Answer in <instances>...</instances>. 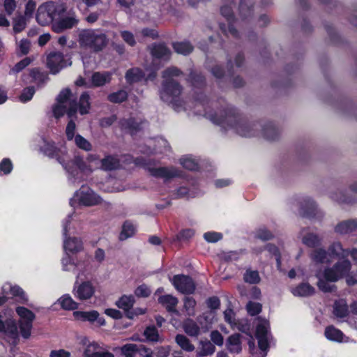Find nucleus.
Returning <instances> with one entry per match:
<instances>
[{"mask_svg":"<svg viewBox=\"0 0 357 357\" xmlns=\"http://www.w3.org/2000/svg\"><path fill=\"white\" fill-rule=\"evenodd\" d=\"M207 118L213 123L219 125L225 130H232L241 137L256 136L261 126L257 123L245 121L233 107L227 106L218 113H208Z\"/></svg>","mask_w":357,"mask_h":357,"instance_id":"obj_1","label":"nucleus"},{"mask_svg":"<svg viewBox=\"0 0 357 357\" xmlns=\"http://www.w3.org/2000/svg\"><path fill=\"white\" fill-rule=\"evenodd\" d=\"M89 100V93L84 92L80 96L77 104L76 97L70 90L63 89L57 97V104L53 107L54 115L56 118H59L66 114L69 118H73L76 115L78 109L82 115L86 114L89 112L91 107Z\"/></svg>","mask_w":357,"mask_h":357,"instance_id":"obj_2","label":"nucleus"},{"mask_svg":"<svg viewBox=\"0 0 357 357\" xmlns=\"http://www.w3.org/2000/svg\"><path fill=\"white\" fill-rule=\"evenodd\" d=\"M80 45L94 52L101 51L108 43L107 36L98 30L84 31L79 35Z\"/></svg>","mask_w":357,"mask_h":357,"instance_id":"obj_3","label":"nucleus"},{"mask_svg":"<svg viewBox=\"0 0 357 357\" xmlns=\"http://www.w3.org/2000/svg\"><path fill=\"white\" fill-rule=\"evenodd\" d=\"M269 328V322L267 320L261 319L259 321L257 326L256 336L258 340L260 352L259 354H255L252 351L255 349V344L253 342H249L251 357H266V351L268 348Z\"/></svg>","mask_w":357,"mask_h":357,"instance_id":"obj_4","label":"nucleus"},{"mask_svg":"<svg viewBox=\"0 0 357 357\" xmlns=\"http://www.w3.org/2000/svg\"><path fill=\"white\" fill-rule=\"evenodd\" d=\"M102 201V198L89 187L82 185L75 192L73 198L70 200V204L73 206L75 202H77L85 206H92L100 204Z\"/></svg>","mask_w":357,"mask_h":357,"instance_id":"obj_5","label":"nucleus"},{"mask_svg":"<svg viewBox=\"0 0 357 357\" xmlns=\"http://www.w3.org/2000/svg\"><path fill=\"white\" fill-rule=\"evenodd\" d=\"M16 312L20 317L19 325L22 336L27 339L31 335L32 323L35 319V314L29 310L24 307H17Z\"/></svg>","mask_w":357,"mask_h":357,"instance_id":"obj_6","label":"nucleus"},{"mask_svg":"<svg viewBox=\"0 0 357 357\" xmlns=\"http://www.w3.org/2000/svg\"><path fill=\"white\" fill-rule=\"evenodd\" d=\"M182 86L174 79H164L160 90V98L166 102H172L182 93Z\"/></svg>","mask_w":357,"mask_h":357,"instance_id":"obj_7","label":"nucleus"},{"mask_svg":"<svg viewBox=\"0 0 357 357\" xmlns=\"http://www.w3.org/2000/svg\"><path fill=\"white\" fill-rule=\"evenodd\" d=\"M57 13V6L53 2H47L38 7L36 20L42 26H45L55 20L58 15Z\"/></svg>","mask_w":357,"mask_h":357,"instance_id":"obj_8","label":"nucleus"},{"mask_svg":"<svg viewBox=\"0 0 357 357\" xmlns=\"http://www.w3.org/2000/svg\"><path fill=\"white\" fill-rule=\"evenodd\" d=\"M351 269V263L345 259L338 261L331 268L324 270V277L327 281L334 282L344 276Z\"/></svg>","mask_w":357,"mask_h":357,"instance_id":"obj_9","label":"nucleus"},{"mask_svg":"<svg viewBox=\"0 0 357 357\" xmlns=\"http://www.w3.org/2000/svg\"><path fill=\"white\" fill-rule=\"evenodd\" d=\"M66 163L68 165L69 171L66 169L69 174L70 176L68 177L69 181L72 184L79 183L82 180L81 173L73 169V167H77L81 171H85L86 169V165L83 159L79 156H75L73 160H70V157L68 155V158L66 161Z\"/></svg>","mask_w":357,"mask_h":357,"instance_id":"obj_10","label":"nucleus"},{"mask_svg":"<svg viewBox=\"0 0 357 357\" xmlns=\"http://www.w3.org/2000/svg\"><path fill=\"white\" fill-rule=\"evenodd\" d=\"M174 287L184 294H192L195 290V284L191 278L184 275H176L172 278Z\"/></svg>","mask_w":357,"mask_h":357,"instance_id":"obj_11","label":"nucleus"},{"mask_svg":"<svg viewBox=\"0 0 357 357\" xmlns=\"http://www.w3.org/2000/svg\"><path fill=\"white\" fill-rule=\"evenodd\" d=\"M299 214L307 218L321 219L324 213L318 208L316 203L311 199H304L301 204Z\"/></svg>","mask_w":357,"mask_h":357,"instance_id":"obj_12","label":"nucleus"},{"mask_svg":"<svg viewBox=\"0 0 357 357\" xmlns=\"http://www.w3.org/2000/svg\"><path fill=\"white\" fill-rule=\"evenodd\" d=\"M43 151L47 156L55 158L65 169L69 171L68 166L66 163L68 158V153L66 150L57 149L54 143L47 142L43 147Z\"/></svg>","mask_w":357,"mask_h":357,"instance_id":"obj_13","label":"nucleus"},{"mask_svg":"<svg viewBox=\"0 0 357 357\" xmlns=\"http://www.w3.org/2000/svg\"><path fill=\"white\" fill-rule=\"evenodd\" d=\"M146 168L151 176L156 178L170 179L181 175L180 171L174 167H153L147 165Z\"/></svg>","mask_w":357,"mask_h":357,"instance_id":"obj_14","label":"nucleus"},{"mask_svg":"<svg viewBox=\"0 0 357 357\" xmlns=\"http://www.w3.org/2000/svg\"><path fill=\"white\" fill-rule=\"evenodd\" d=\"M70 220H66L63 225V234L67 236L68 232L70 229L68 228V223ZM63 247L66 252L71 253H77L82 251L84 248L82 240L77 237H66L63 242Z\"/></svg>","mask_w":357,"mask_h":357,"instance_id":"obj_15","label":"nucleus"},{"mask_svg":"<svg viewBox=\"0 0 357 357\" xmlns=\"http://www.w3.org/2000/svg\"><path fill=\"white\" fill-rule=\"evenodd\" d=\"M47 66L54 74L58 73L66 64L63 54L61 52H52L47 56Z\"/></svg>","mask_w":357,"mask_h":357,"instance_id":"obj_16","label":"nucleus"},{"mask_svg":"<svg viewBox=\"0 0 357 357\" xmlns=\"http://www.w3.org/2000/svg\"><path fill=\"white\" fill-rule=\"evenodd\" d=\"M150 52L155 59L168 60L171 56L170 50L164 43H154L150 47Z\"/></svg>","mask_w":357,"mask_h":357,"instance_id":"obj_17","label":"nucleus"},{"mask_svg":"<svg viewBox=\"0 0 357 357\" xmlns=\"http://www.w3.org/2000/svg\"><path fill=\"white\" fill-rule=\"evenodd\" d=\"M75 295L80 300H87L91 298L95 292L93 286L90 282H84L75 288Z\"/></svg>","mask_w":357,"mask_h":357,"instance_id":"obj_18","label":"nucleus"},{"mask_svg":"<svg viewBox=\"0 0 357 357\" xmlns=\"http://www.w3.org/2000/svg\"><path fill=\"white\" fill-rule=\"evenodd\" d=\"M310 257L314 264H328L331 261L330 254L321 248L314 249L311 252Z\"/></svg>","mask_w":357,"mask_h":357,"instance_id":"obj_19","label":"nucleus"},{"mask_svg":"<svg viewBox=\"0 0 357 357\" xmlns=\"http://www.w3.org/2000/svg\"><path fill=\"white\" fill-rule=\"evenodd\" d=\"M261 128V135L267 141L273 142L279 139L280 130L272 123L264 124Z\"/></svg>","mask_w":357,"mask_h":357,"instance_id":"obj_20","label":"nucleus"},{"mask_svg":"<svg viewBox=\"0 0 357 357\" xmlns=\"http://www.w3.org/2000/svg\"><path fill=\"white\" fill-rule=\"evenodd\" d=\"M135 300L132 296H123L118 301H116V305L123 310L126 312V315L129 319H133L135 313L130 311L132 309Z\"/></svg>","mask_w":357,"mask_h":357,"instance_id":"obj_21","label":"nucleus"},{"mask_svg":"<svg viewBox=\"0 0 357 357\" xmlns=\"http://www.w3.org/2000/svg\"><path fill=\"white\" fill-rule=\"evenodd\" d=\"M158 302L162 305L168 312L174 313L177 315L179 314L178 311L176 309V307L178 303V301L176 297L170 294L164 295L159 297Z\"/></svg>","mask_w":357,"mask_h":357,"instance_id":"obj_22","label":"nucleus"},{"mask_svg":"<svg viewBox=\"0 0 357 357\" xmlns=\"http://www.w3.org/2000/svg\"><path fill=\"white\" fill-rule=\"evenodd\" d=\"M357 229V219H351L338 223L335 231L340 234H347Z\"/></svg>","mask_w":357,"mask_h":357,"instance_id":"obj_23","label":"nucleus"},{"mask_svg":"<svg viewBox=\"0 0 357 357\" xmlns=\"http://www.w3.org/2000/svg\"><path fill=\"white\" fill-rule=\"evenodd\" d=\"M241 335L235 333L230 335L226 341V347L230 353L239 354L242 350Z\"/></svg>","mask_w":357,"mask_h":357,"instance_id":"obj_24","label":"nucleus"},{"mask_svg":"<svg viewBox=\"0 0 357 357\" xmlns=\"http://www.w3.org/2000/svg\"><path fill=\"white\" fill-rule=\"evenodd\" d=\"M76 23L77 20L74 17H67L54 22L52 29L56 33H60L66 29H71Z\"/></svg>","mask_w":357,"mask_h":357,"instance_id":"obj_25","label":"nucleus"},{"mask_svg":"<svg viewBox=\"0 0 357 357\" xmlns=\"http://www.w3.org/2000/svg\"><path fill=\"white\" fill-rule=\"evenodd\" d=\"M143 122H137L134 118L123 119L119 121V125L123 130L133 133L140 130Z\"/></svg>","mask_w":357,"mask_h":357,"instance_id":"obj_26","label":"nucleus"},{"mask_svg":"<svg viewBox=\"0 0 357 357\" xmlns=\"http://www.w3.org/2000/svg\"><path fill=\"white\" fill-rule=\"evenodd\" d=\"M84 357H114L109 352H100L96 343L89 344L85 349Z\"/></svg>","mask_w":357,"mask_h":357,"instance_id":"obj_27","label":"nucleus"},{"mask_svg":"<svg viewBox=\"0 0 357 357\" xmlns=\"http://www.w3.org/2000/svg\"><path fill=\"white\" fill-rule=\"evenodd\" d=\"M333 313L337 318H344L349 315V311L345 300L340 299L334 303Z\"/></svg>","mask_w":357,"mask_h":357,"instance_id":"obj_28","label":"nucleus"},{"mask_svg":"<svg viewBox=\"0 0 357 357\" xmlns=\"http://www.w3.org/2000/svg\"><path fill=\"white\" fill-rule=\"evenodd\" d=\"M328 253L339 258L345 259L349 255V250L344 249L340 242L332 243L328 248Z\"/></svg>","mask_w":357,"mask_h":357,"instance_id":"obj_29","label":"nucleus"},{"mask_svg":"<svg viewBox=\"0 0 357 357\" xmlns=\"http://www.w3.org/2000/svg\"><path fill=\"white\" fill-rule=\"evenodd\" d=\"M73 316L77 320L93 323L99 317V313L96 310L89 312L75 311L73 312Z\"/></svg>","mask_w":357,"mask_h":357,"instance_id":"obj_30","label":"nucleus"},{"mask_svg":"<svg viewBox=\"0 0 357 357\" xmlns=\"http://www.w3.org/2000/svg\"><path fill=\"white\" fill-rule=\"evenodd\" d=\"M112 74L109 72L93 73L91 77L92 83L95 86H101L111 81Z\"/></svg>","mask_w":357,"mask_h":357,"instance_id":"obj_31","label":"nucleus"},{"mask_svg":"<svg viewBox=\"0 0 357 357\" xmlns=\"http://www.w3.org/2000/svg\"><path fill=\"white\" fill-rule=\"evenodd\" d=\"M100 169L105 171H111L118 168L119 166V160L112 155H107L100 160Z\"/></svg>","mask_w":357,"mask_h":357,"instance_id":"obj_32","label":"nucleus"},{"mask_svg":"<svg viewBox=\"0 0 357 357\" xmlns=\"http://www.w3.org/2000/svg\"><path fill=\"white\" fill-rule=\"evenodd\" d=\"M294 296H309L314 293V289L308 283H302L291 291Z\"/></svg>","mask_w":357,"mask_h":357,"instance_id":"obj_33","label":"nucleus"},{"mask_svg":"<svg viewBox=\"0 0 357 357\" xmlns=\"http://www.w3.org/2000/svg\"><path fill=\"white\" fill-rule=\"evenodd\" d=\"M139 344L128 343L126 344L122 347H116L114 349V351L116 352H121V354L124 357H134L135 354V351L138 349Z\"/></svg>","mask_w":357,"mask_h":357,"instance_id":"obj_34","label":"nucleus"},{"mask_svg":"<svg viewBox=\"0 0 357 357\" xmlns=\"http://www.w3.org/2000/svg\"><path fill=\"white\" fill-rule=\"evenodd\" d=\"M135 231L136 227L135 225L132 222L126 220L122 226V230L119 236V239L121 241H124L130 237H132L135 234Z\"/></svg>","mask_w":357,"mask_h":357,"instance_id":"obj_35","label":"nucleus"},{"mask_svg":"<svg viewBox=\"0 0 357 357\" xmlns=\"http://www.w3.org/2000/svg\"><path fill=\"white\" fill-rule=\"evenodd\" d=\"M174 51L180 54L188 55L193 50V46L188 41L176 42L173 43Z\"/></svg>","mask_w":357,"mask_h":357,"instance_id":"obj_36","label":"nucleus"},{"mask_svg":"<svg viewBox=\"0 0 357 357\" xmlns=\"http://www.w3.org/2000/svg\"><path fill=\"white\" fill-rule=\"evenodd\" d=\"M143 77V72L138 68L128 70L125 76L127 82L130 84L140 81Z\"/></svg>","mask_w":357,"mask_h":357,"instance_id":"obj_37","label":"nucleus"},{"mask_svg":"<svg viewBox=\"0 0 357 357\" xmlns=\"http://www.w3.org/2000/svg\"><path fill=\"white\" fill-rule=\"evenodd\" d=\"M57 302L63 310H73L78 307V304L68 294L61 296Z\"/></svg>","mask_w":357,"mask_h":357,"instance_id":"obj_38","label":"nucleus"},{"mask_svg":"<svg viewBox=\"0 0 357 357\" xmlns=\"http://www.w3.org/2000/svg\"><path fill=\"white\" fill-rule=\"evenodd\" d=\"M302 242L310 248H315L321 244V238L317 234L307 233L303 236Z\"/></svg>","mask_w":357,"mask_h":357,"instance_id":"obj_39","label":"nucleus"},{"mask_svg":"<svg viewBox=\"0 0 357 357\" xmlns=\"http://www.w3.org/2000/svg\"><path fill=\"white\" fill-rule=\"evenodd\" d=\"M215 351V347L211 342H202L201 347L197 351V356L198 357L211 356Z\"/></svg>","mask_w":357,"mask_h":357,"instance_id":"obj_40","label":"nucleus"},{"mask_svg":"<svg viewBox=\"0 0 357 357\" xmlns=\"http://www.w3.org/2000/svg\"><path fill=\"white\" fill-rule=\"evenodd\" d=\"M26 26V17L18 15L13 20V32L16 34L22 32Z\"/></svg>","mask_w":357,"mask_h":357,"instance_id":"obj_41","label":"nucleus"},{"mask_svg":"<svg viewBox=\"0 0 357 357\" xmlns=\"http://www.w3.org/2000/svg\"><path fill=\"white\" fill-rule=\"evenodd\" d=\"M176 342L179 347L188 352H191L195 350V346L190 342V340L185 335L178 334L175 337Z\"/></svg>","mask_w":357,"mask_h":357,"instance_id":"obj_42","label":"nucleus"},{"mask_svg":"<svg viewBox=\"0 0 357 357\" xmlns=\"http://www.w3.org/2000/svg\"><path fill=\"white\" fill-rule=\"evenodd\" d=\"M343 333L339 329L333 326H328L325 330V336L327 339L336 342H342L343 340Z\"/></svg>","mask_w":357,"mask_h":357,"instance_id":"obj_43","label":"nucleus"},{"mask_svg":"<svg viewBox=\"0 0 357 357\" xmlns=\"http://www.w3.org/2000/svg\"><path fill=\"white\" fill-rule=\"evenodd\" d=\"M184 331L190 336L199 335L200 329L198 325L192 319H188L183 324Z\"/></svg>","mask_w":357,"mask_h":357,"instance_id":"obj_44","label":"nucleus"},{"mask_svg":"<svg viewBox=\"0 0 357 357\" xmlns=\"http://www.w3.org/2000/svg\"><path fill=\"white\" fill-rule=\"evenodd\" d=\"M30 76L32 77L33 82L38 85L43 84L48 79L47 75L38 68L32 69L30 72Z\"/></svg>","mask_w":357,"mask_h":357,"instance_id":"obj_45","label":"nucleus"},{"mask_svg":"<svg viewBox=\"0 0 357 357\" xmlns=\"http://www.w3.org/2000/svg\"><path fill=\"white\" fill-rule=\"evenodd\" d=\"M128 98V93L125 90H119L116 92L110 93L107 96L109 102L113 103H121L125 101Z\"/></svg>","mask_w":357,"mask_h":357,"instance_id":"obj_46","label":"nucleus"},{"mask_svg":"<svg viewBox=\"0 0 357 357\" xmlns=\"http://www.w3.org/2000/svg\"><path fill=\"white\" fill-rule=\"evenodd\" d=\"M331 198L340 204L350 202L349 197L342 190H337L332 192L331 193Z\"/></svg>","mask_w":357,"mask_h":357,"instance_id":"obj_47","label":"nucleus"},{"mask_svg":"<svg viewBox=\"0 0 357 357\" xmlns=\"http://www.w3.org/2000/svg\"><path fill=\"white\" fill-rule=\"evenodd\" d=\"M243 278L245 282L250 284H257L260 281V277L257 271L247 270Z\"/></svg>","mask_w":357,"mask_h":357,"instance_id":"obj_48","label":"nucleus"},{"mask_svg":"<svg viewBox=\"0 0 357 357\" xmlns=\"http://www.w3.org/2000/svg\"><path fill=\"white\" fill-rule=\"evenodd\" d=\"M144 335L149 341L158 342L160 340L158 330L153 326L147 327L144 332Z\"/></svg>","mask_w":357,"mask_h":357,"instance_id":"obj_49","label":"nucleus"},{"mask_svg":"<svg viewBox=\"0 0 357 357\" xmlns=\"http://www.w3.org/2000/svg\"><path fill=\"white\" fill-rule=\"evenodd\" d=\"M75 144L79 148L84 151H90L91 150L92 146L91 143L84 138L80 135H77L75 137Z\"/></svg>","mask_w":357,"mask_h":357,"instance_id":"obj_50","label":"nucleus"},{"mask_svg":"<svg viewBox=\"0 0 357 357\" xmlns=\"http://www.w3.org/2000/svg\"><path fill=\"white\" fill-rule=\"evenodd\" d=\"M181 165L189 170H196L198 168L197 162L191 157H185L180 159Z\"/></svg>","mask_w":357,"mask_h":357,"instance_id":"obj_51","label":"nucleus"},{"mask_svg":"<svg viewBox=\"0 0 357 357\" xmlns=\"http://www.w3.org/2000/svg\"><path fill=\"white\" fill-rule=\"evenodd\" d=\"M17 52L22 55H26L29 52L31 48V42L28 39L23 38L17 43Z\"/></svg>","mask_w":357,"mask_h":357,"instance_id":"obj_52","label":"nucleus"},{"mask_svg":"<svg viewBox=\"0 0 357 357\" xmlns=\"http://www.w3.org/2000/svg\"><path fill=\"white\" fill-rule=\"evenodd\" d=\"M181 71L176 67L172 66L165 69L162 72V77L164 79H174V77H177L181 75Z\"/></svg>","mask_w":357,"mask_h":357,"instance_id":"obj_53","label":"nucleus"},{"mask_svg":"<svg viewBox=\"0 0 357 357\" xmlns=\"http://www.w3.org/2000/svg\"><path fill=\"white\" fill-rule=\"evenodd\" d=\"M10 291L12 295L15 297H18L21 302L25 303L27 301L28 299L24 291L19 286H10Z\"/></svg>","mask_w":357,"mask_h":357,"instance_id":"obj_54","label":"nucleus"},{"mask_svg":"<svg viewBox=\"0 0 357 357\" xmlns=\"http://www.w3.org/2000/svg\"><path fill=\"white\" fill-rule=\"evenodd\" d=\"M255 237L261 241H268L273 238V235L266 228H259L255 231Z\"/></svg>","mask_w":357,"mask_h":357,"instance_id":"obj_55","label":"nucleus"},{"mask_svg":"<svg viewBox=\"0 0 357 357\" xmlns=\"http://www.w3.org/2000/svg\"><path fill=\"white\" fill-rule=\"evenodd\" d=\"M189 79L192 85L197 87L202 86L204 83V77L196 72H191L189 75Z\"/></svg>","mask_w":357,"mask_h":357,"instance_id":"obj_56","label":"nucleus"},{"mask_svg":"<svg viewBox=\"0 0 357 357\" xmlns=\"http://www.w3.org/2000/svg\"><path fill=\"white\" fill-rule=\"evenodd\" d=\"M195 305L196 301L192 297H185L184 298V308L189 316L194 314V307Z\"/></svg>","mask_w":357,"mask_h":357,"instance_id":"obj_57","label":"nucleus"},{"mask_svg":"<svg viewBox=\"0 0 357 357\" xmlns=\"http://www.w3.org/2000/svg\"><path fill=\"white\" fill-rule=\"evenodd\" d=\"M329 281H327L326 279H319L317 285L321 291L324 292H332L333 291L336 287L333 284H331L328 283Z\"/></svg>","mask_w":357,"mask_h":357,"instance_id":"obj_58","label":"nucleus"},{"mask_svg":"<svg viewBox=\"0 0 357 357\" xmlns=\"http://www.w3.org/2000/svg\"><path fill=\"white\" fill-rule=\"evenodd\" d=\"M34 93L35 89L33 86L25 88L23 90V92L22 93L21 96H20V99L23 102H27L32 98Z\"/></svg>","mask_w":357,"mask_h":357,"instance_id":"obj_59","label":"nucleus"},{"mask_svg":"<svg viewBox=\"0 0 357 357\" xmlns=\"http://www.w3.org/2000/svg\"><path fill=\"white\" fill-rule=\"evenodd\" d=\"M123 40L130 46L133 47L136 44L134 35L128 31H122L120 32Z\"/></svg>","mask_w":357,"mask_h":357,"instance_id":"obj_60","label":"nucleus"},{"mask_svg":"<svg viewBox=\"0 0 357 357\" xmlns=\"http://www.w3.org/2000/svg\"><path fill=\"white\" fill-rule=\"evenodd\" d=\"M75 123L73 119H70L66 128V135L68 140H73V139L75 137Z\"/></svg>","mask_w":357,"mask_h":357,"instance_id":"obj_61","label":"nucleus"},{"mask_svg":"<svg viewBox=\"0 0 357 357\" xmlns=\"http://www.w3.org/2000/svg\"><path fill=\"white\" fill-rule=\"evenodd\" d=\"M248 313L252 315H256L261 312V305L259 303L249 302L246 306Z\"/></svg>","mask_w":357,"mask_h":357,"instance_id":"obj_62","label":"nucleus"},{"mask_svg":"<svg viewBox=\"0 0 357 357\" xmlns=\"http://www.w3.org/2000/svg\"><path fill=\"white\" fill-rule=\"evenodd\" d=\"M134 357H152V351L142 344H139Z\"/></svg>","mask_w":357,"mask_h":357,"instance_id":"obj_63","label":"nucleus"},{"mask_svg":"<svg viewBox=\"0 0 357 357\" xmlns=\"http://www.w3.org/2000/svg\"><path fill=\"white\" fill-rule=\"evenodd\" d=\"M31 62V60L29 57H26L17 63L15 66L12 68V71L14 73H19L28 66Z\"/></svg>","mask_w":357,"mask_h":357,"instance_id":"obj_64","label":"nucleus"}]
</instances>
